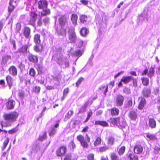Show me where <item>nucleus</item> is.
<instances>
[{
  "instance_id": "20",
  "label": "nucleus",
  "mask_w": 160,
  "mask_h": 160,
  "mask_svg": "<svg viewBox=\"0 0 160 160\" xmlns=\"http://www.w3.org/2000/svg\"><path fill=\"white\" fill-rule=\"evenodd\" d=\"M33 41L36 44H39L41 42L40 35L39 34H36L33 37Z\"/></svg>"
},
{
  "instance_id": "52",
  "label": "nucleus",
  "mask_w": 160,
  "mask_h": 160,
  "mask_svg": "<svg viewBox=\"0 0 160 160\" xmlns=\"http://www.w3.org/2000/svg\"><path fill=\"white\" fill-rule=\"evenodd\" d=\"M21 25L20 22H18L16 24V29L17 31L18 32H19L21 29Z\"/></svg>"
},
{
  "instance_id": "19",
  "label": "nucleus",
  "mask_w": 160,
  "mask_h": 160,
  "mask_svg": "<svg viewBox=\"0 0 160 160\" xmlns=\"http://www.w3.org/2000/svg\"><path fill=\"white\" fill-rule=\"evenodd\" d=\"M148 124L149 127L152 128H154L156 127V121L153 118H150L149 119Z\"/></svg>"
},
{
  "instance_id": "47",
  "label": "nucleus",
  "mask_w": 160,
  "mask_h": 160,
  "mask_svg": "<svg viewBox=\"0 0 160 160\" xmlns=\"http://www.w3.org/2000/svg\"><path fill=\"white\" fill-rule=\"evenodd\" d=\"M154 153L155 154H158L159 153V151H160V146H155L154 148Z\"/></svg>"
},
{
  "instance_id": "5",
  "label": "nucleus",
  "mask_w": 160,
  "mask_h": 160,
  "mask_svg": "<svg viewBox=\"0 0 160 160\" xmlns=\"http://www.w3.org/2000/svg\"><path fill=\"white\" fill-rule=\"evenodd\" d=\"M68 38L71 42H74L75 41L77 36L73 28H70L68 31Z\"/></svg>"
},
{
  "instance_id": "46",
  "label": "nucleus",
  "mask_w": 160,
  "mask_h": 160,
  "mask_svg": "<svg viewBox=\"0 0 160 160\" xmlns=\"http://www.w3.org/2000/svg\"><path fill=\"white\" fill-rule=\"evenodd\" d=\"M10 42L11 44L13 45V48L15 50L16 49L17 47L15 40L13 39H10Z\"/></svg>"
},
{
  "instance_id": "6",
  "label": "nucleus",
  "mask_w": 160,
  "mask_h": 160,
  "mask_svg": "<svg viewBox=\"0 0 160 160\" xmlns=\"http://www.w3.org/2000/svg\"><path fill=\"white\" fill-rule=\"evenodd\" d=\"M58 21L61 27H65L68 25L67 19L65 15L61 16L58 19Z\"/></svg>"
},
{
  "instance_id": "7",
  "label": "nucleus",
  "mask_w": 160,
  "mask_h": 160,
  "mask_svg": "<svg viewBox=\"0 0 160 160\" xmlns=\"http://www.w3.org/2000/svg\"><path fill=\"white\" fill-rule=\"evenodd\" d=\"M37 4L38 8L41 10L47 8L48 2L47 0H40L38 1Z\"/></svg>"
},
{
  "instance_id": "62",
  "label": "nucleus",
  "mask_w": 160,
  "mask_h": 160,
  "mask_svg": "<svg viewBox=\"0 0 160 160\" xmlns=\"http://www.w3.org/2000/svg\"><path fill=\"white\" fill-rule=\"evenodd\" d=\"M94 155L93 154H89L88 156V160H93Z\"/></svg>"
},
{
  "instance_id": "57",
  "label": "nucleus",
  "mask_w": 160,
  "mask_h": 160,
  "mask_svg": "<svg viewBox=\"0 0 160 160\" xmlns=\"http://www.w3.org/2000/svg\"><path fill=\"white\" fill-rule=\"evenodd\" d=\"M43 21L44 24L46 25L49 23V18H48L46 17L44 18Z\"/></svg>"
},
{
  "instance_id": "35",
  "label": "nucleus",
  "mask_w": 160,
  "mask_h": 160,
  "mask_svg": "<svg viewBox=\"0 0 160 160\" xmlns=\"http://www.w3.org/2000/svg\"><path fill=\"white\" fill-rule=\"evenodd\" d=\"M143 84L145 86H148L149 84V80L147 78H141Z\"/></svg>"
},
{
  "instance_id": "61",
  "label": "nucleus",
  "mask_w": 160,
  "mask_h": 160,
  "mask_svg": "<svg viewBox=\"0 0 160 160\" xmlns=\"http://www.w3.org/2000/svg\"><path fill=\"white\" fill-rule=\"evenodd\" d=\"M37 25L38 27H41L42 25V20L41 18H39L38 21Z\"/></svg>"
},
{
  "instance_id": "13",
  "label": "nucleus",
  "mask_w": 160,
  "mask_h": 160,
  "mask_svg": "<svg viewBox=\"0 0 160 160\" xmlns=\"http://www.w3.org/2000/svg\"><path fill=\"white\" fill-rule=\"evenodd\" d=\"M8 71L10 74L16 76L18 74V70L17 68L14 66L12 65L8 68Z\"/></svg>"
},
{
  "instance_id": "51",
  "label": "nucleus",
  "mask_w": 160,
  "mask_h": 160,
  "mask_svg": "<svg viewBox=\"0 0 160 160\" xmlns=\"http://www.w3.org/2000/svg\"><path fill=\"white\" fill-rule=\"evenodd\" d=\"M18 128L17 127H15L14 128L8 131V133L10 134H13L18 131Z\"/></svg>"
},
{
  "instance_id": "58",
  "label": "nucleus",
  "mask_w": 160,
  "mask_h": 160,
  "mask_svg": "<svg viewBox=\"0 0 160 160\" xmlns=\"http://www.w3.org/2000/svg\"><path fill=\"white\" fill-rule=\"evenodd\" d=\"M86 110V106L84 105V106L82 107L79 110V113H82L84 112Z\"/></svg>"
},
{
  "instance_id": "24",
  "label": "nucleus",
  "mask_w": 160,
  "mask_h": 160,
  "mask_svg": "<svg viewBox=\"0 0 160 160\" xmlns=\"http://www.w3.org/2000/svg\"><path fill=\"white\" fill-rule=\"evenodd\" d=\"M88 29L85 27L82 28L80 31V33L83 37L86 36L88 34Z\"/></svg>"
},
{
  "instance_id": "21",
  "label": "nucleus",
  "mask_w": 160,
  "mask_h": 160,
  "mask_svg": "<svg viewBox=\"0 0 160 160\" xmlns=\"http://www.w3.org/2000/svg\"><path fill=\"white\" fill-rule=\"evenodd\" d=\"M43 47L42 45L36 44L34 47V50L37 52H41L43 50Z\"/></svg>"
},
{
  "instance_id": "27",
  "label": "nucleus",
  "mask_w": 160,
  "mask_h": 160,
  "mask_svg": "<svg viewBox=\"0 0 160 160\" xmlns=\"http://www.w3.org/2000/svg\"><path fill=\"white\" fill-rule=\"evenodd\" d=\"M146 103V100L143 98H141V101L138 106V108L140 110L142 109Z\"/></svg>"
},
{
  "instance_id": "11",
  "label": "nucleus",
  "mask_w": 160,
  "mask_h": 160,
  "mask_svg": "<svg viewBox=\"0 0 160 160\" xmlns=\"http://www.w3.org/2000/svg\"><path fill=\"white\" fill-rule=\"evenodd\" d=\"M28 59L30 62L34 63H37L38 61L37 56L32 54H30L28 55Z\"/></svg>"
},
{
  "instance_id": "55",
  "label": "nucleus",
  "mask_w": 160,
  "mask_h": 160,
  "mask_svg": "<svg viewBox=\"0 0 160 160\" xmlns=\"http://www.w3.org/2000/svg\"><path fill=\"white\" fill-rule=\"evenodd\" d=\"M108 149V148L107 146H104L100 147L99 148V151L100 152H102Z\"/></svg>"
},
{
  "instance_id": "26",
  "label": "nucleus",
  "mask_w": 160,
  "mask_h": 160,
  "mask_svg": "<svg viewBox=\"0 0 160 160\" xmlns=\"http://www.w3.org/2000/svg\"><path fill=\"white\" fill-rule=\"evenodd\" d=\"M78 16L76 14H72L71 20L72 23L74 25H77V20Z\"/></svg>"
},
{
  "instance_id": "42",
  "label": "nucleus",
  "mask_w": 160,
  "mask_h": 160,
  "mask_svg": "<svg viewBox=\"0 0 160 160\" xmlns=\"http://www.w3.org/2000/svg\"><path fill=\"white\" fill-rule=\"evenodd\" d=\"M73 112L72 110H69L68 112L66 114V118L68 119L73 114Z\"/></svg>"
},
{
  "instance_id": "29",
  "label": "nucleus",
  "mask_w": 160,
  "mask_h": 160,
  "mask_svg": "<svg viewBox=\"0 0 160 160\" xmlns=\"http://www.w3.org/2000/svg\"><path fill=\"white\" fill-rule=\"evenodd\" d=\"M58 34L59 36L65 35L66 34V28L64 27H61V29Z\"/></svg>"
},
{
  "instance_id": "31",
  "label": "nucleus",
  "mask_w": 160,
  "mask_h": 160,
  "mask_svg": "<svg viewBox=\"0 0 160 160\" xmlns=\"http://www.w3.org/2000/svg\"><path fill=\"white\" fill-rule=\"evenodd\" d=\"M114 139L112 136H109L107 138V144L108 145H112L113 144Z\"/></svg>"
},
{
  "instance_id": "8",
  "label": "nucleus",
  "mask_w": 160,
  "mask_h": 160,
  "mask_svg": "<svg viewBox=\"0 0 160 160\" xmlns=\"http://www.w3.org/2000/svg\"><path fill=\"white\" fill-rule=\"evenodd\" d=\"M66 147L64 146H62L57 150L56 154L58 156H61L64 155L66 153Z\"/></svg>"
},
{
  "instance_id": "40",
  "label": "nucleus",
  "mask_w": 160,
  "mask_h": 160,
  "mask_svg": "<svg viewBox=\"0 0 160 160\" xmlns=\"http://www.w3.org/2000/svg\"><path fill=\"white\" fill-rule=\"evenodd\" d=\"M9 141V139L8 138H7L6 140H5L3 144V146L2 148V150H3L6 147Z\"/></svg>"
},
{
  "instance_id": "23",
  "label": "nucleus",
  "mask_w": 160,
  "mask_h": 160,
  "mask_svg": "<svg viewBox=\"0 0 160 160\" xmlns=\"http://www.w3.org/2000/svg\"><path fill=\"white\" fill-rule=\"evenodd\" d=\"M129 116L131 120L135 121L137 118V115L135 111H132L129 112Z\"/></svg>"
},
{
  "instance_id": "9",
  "label": "nucleus",
  "mask_w": 160,
  "mask_h": 160,
  "mask_svg": "<svg viewBox=\"0 0 160 160\" xmlns=\"http://www.w3.org/2000/svg\"><path fill=\"white\" fill-rule=\"evenodd\" d=\"M22 32L26 38H30L31 37V29L29 27H24L22 30Z\"/></svg>"
},
{
  "instance_id": "45",
  "label": "nucleus",
  "mask_w": 160,
  "mask_h": 160,
  "mask_svg": "<svg viewBox=\"0 0 160 160\" xmlns=\"http://www.w3.org/2000/svg\"><path fill=\"white\" fill-rule=\"evenodd\" d=\"M92 112L91 110L88 112L87 118H86L84 122V123L87 122L89 120L90 118L92 116Z\"/></svg>"
},
{
  "instance_id": "50",
  "label": "nucleus",
  "mask_w": 160,
  "mask_h": 160,
  "mask_svg": "<svg viewBox=\"0 0 160 160\" xmlns=\"http://www.w3.org/2000/svg\"><path fill=\"white\" fill-rule=\"evenodd\" d=\"M142 93L144 96L148 97L149 96L151 92L150 91H143Z\"/></svg>"
},
{
  "instance_id": "63",
  "label": "nucleus",
  "mask_w": 160,
  "mask_h": 160,
  "mask_svg": "<svg viewBox=\"0 0 160 160\" xmlns=\"http://www.w3.org/2000/svg\"><path fill=\"white\" fill-rule=\"evenodd\" d=\"M80 1L84 5H87L88 3V1L86 0H81Z\"/></svg>"
},
{
  "instance_id": "39",
  "label": "nucleus",
  "mask_w": 160,
  "mask_h": 160,
  "mask_svg": "<svg viewBox=\"0 0 160 160\" xmlns=\"http://www.w3.org/2000/svg\"><path fill=\"white\" fill-rule=\"evenodd\" d=\"M56 132V130L54 127H51V129L50 131L49 135L50 136H53Z\"/></svg>"
},
{
  "instance_id": "30",
  "label": "nucleus",
  "mask_w": 160,
  "mask_h": 160,
  "mask_svg": "<svg viewBox=\"0 0 160 160\" xmlns=\"http://www.w3.org/2000/svg\"><path fill=\"white\" fill-rule=\"evenodd\" d=\"M119 111L118 109L114 108L111 110V113L112 116H117L119 114Z\"/></svg>"
},
{
  "instance_id": "36",
  "label": "nucleus",
  "mask_w": 160,
  "mask_h": 160,
  "mask_svg": "<svg viewBox=\"0 0 160 160\" xmlns=\"http://www.w3.org/2000/svg\"><path fill=\"white\" fill-rule=\"evenodd\" d=\"M82 54V51L80 50H76L73 53V55L75 56L80 57Z\"/></svg>"
},
{
  "instance_id": "1",
  "label": "nucleus",
  "mask_w": 160,
  "mask_h": 160,
  "mask_svg": "<svg viewBox=\"0 0 160 160\" xmlns=\"http://www.w3.org/2000/svg\"><path fill=\"white\" fill-rule=\"evenodd\" d=\"M18 115V113L16 112L5 114L3 115L5 121H2L1 122L2 128L3 127L10 126L13 122L16 121Z\"/></svg>"
},
{
  "instance_id": "22",
  "label": "nucleus",
  "mask_w": 160,
  "mask_h": 160,
  "mask_svg": "<svg viewBox=\"0 0 160 160\" xmlns=\"http://www.w3.org/2000/svg\"><path fill=\"white\" fill-rule=\"evenodd\" d=\"M42 11L41 13V15L42 16H45L48 15L51 13V10L50 9L48 8L44 9H42Z\"/></svg>"
},
{
  "instance_id": "54",
  "label": "nucleus",
  "mask_w": 160,
  "mask_h": 160,
  "mask_svg": "<svg viewBox=\"0 0 160 160\" xmlns=\"http://www.w3.org/2000/svg\"><path fill=\"white\" fill-rule=\"evenodd\" d=\"M154 69L152 67H151L149 70V72L148 74L152 76L154 74Z\"/></svg>"
},
{
  "instance_id": "32",
  "label": "nucleus",
  "mask_w": 160,
  "mask_h": 160,
  "mask_svg": "<svg viewBox=\"0 0 160 160\" xmlns=\"http://www.w3.org/2000/svg\"><path fill=\"white\" fill-rule=\"evenodd\" d=\"M146 137L149 140H154L156 139V137L155 135L151 134L149 133L146 134Z\"/></svg>"
},
{
  "instance_id": "49",
  "label": "nucleus",
  "mask_w": 160,
  "mask_h": 160,
  "mask_svg": "<svg viewBox=\"0 0 160 160\" xmlns=\"http://www.w3.org/2000/svg\"><path fill=\"white\" fill-rule=\"evenodd\" d=\"M11 59V57L10 55H7L5 56L4 57L2 58V60L5 61V62H7L9 60H10Z\"/></svg>"
},
{
  "instance_id": "38",
  "label": "nucleus",
  "mask_w": 160,
  "mask_h": 160,
  "mask_svg": "<svg viewBox=\"0 0 160 160\" xmlns=\"http://www.w3.org/2000/svg\"><path fill=\"white\" fill-rule=\"evenodd\" d=\"M36 71L33 68H31L29 71V74L32 77H34L36 75Z\"/></svg>"
},
{
  "instance_id": "28",
  "label": "nucleus",
  "mask_w": 160,
  "mask_h": 160,
  "mask_svg": "<svg viewBox=\"0 0 160 160\" xmlns=\"http://www.w3.org/2000/svg\"><path fill=\"white\" fill-rule=\"evenodd\" d=\"M114 85V81H112L110 82L109 84L106 86H104V87L105 90H108V89H111Z\"/></svg>"
},
{
  "instance_id": "16",
  "label": "nucleus",
  "mask_w": 160,
  "mask_h": 160,
  "mask_svg": "<svg viewBox=\"0 0 160 160\" xmlns=\"http://www.w3.org/2000/svg\"><path fill=\"white\" fill-rule=\"evenodd\" d=\"M15 104L14 101L12 100H9L6 103L7 108L8 109H12L14 108Z\"/></svg>"
},
{
  "instance_id": "10",
  "label": "nucleus",
  "mask_w": 160,
  "mask_h": 160,
  "mask_svg": "<svg viewBox=\"0 0 160 160\" xmlns=\"http://www.w3.org/2000/svg\"><path fill=\"white\" fill-rule=\"evenodd\" d=\"M134 152L138 154H140L142 153L143 151V147L139 144L136 145L133 149Z\"/></svg>"
},
{
  "instance_id": "41",
  "label": "nucleus",
  "mask_w": 160,
  "mask_h": 160,
  "mask_svg": "<svg viewBox=\"0 0 160 160\" xmlns=\"http://www.w3.org/2000/svg\"><path fill=\"white\" fill-rule=\"evenodd\" d=\"M46 132H45L42 135H40L39 138V140L40 141H42L46 138Z\"/></svg>"
},
{
  "instance_id": "37",
  "label": "nucleus",
  "mask_w": 160,
  "mask_h": 160,
  "mask_svg": "<svg viewBox=\"0 0 160 160\" xmlns=\"http://www.w3.org/2000/svg\"><path fill=\"white\" fill-rule=\"evenodd\" d=\"M88 19L87 16L84 15H82L81 16L80 20L82 23H84L86 22Z\"/></svg>"
},
{
  "instance_id": "53",
  "label": "nucleus",
  "mask_w": 160,
  "mask_h": 160,
  "mask_svg": "<svg viewBox=\"0 0 160 160\" xmlns=\"http://www.w3.org/2000/svg\"><path fill=\"white\" fill-rule=\"evenodd\" d=\"M111 157L112 160H117L118 156L115 154L112 153L111 154Z\"/></svg>"
},
{
  "instance_id": "33",
  "label": "nucleus",
  "mask_w": 160,
  "mask_h": 160,
  "mask_svg": "<svg viewBox=\"0 0 160 160\" xmlns=\"http://www.w3.org/2000/svg\"><path fill=\"white\" fill-rule=\"evenodd\" d=\"M130 160H138V158L137 156L135 155L132 154H130L128 157Z\"/></svg>"
},
{
  "instance_id": "60",
  "label": "nucleus",
  "mask_w": 160,
  "mask_h": 160,
  "mask_svg": "<svg viewBox=\"0 0 160 160\" xmlns=\"http://www.w3.org/2000/svg\"><path fill=\"white\" fill-rule=\"evenodd\" d=\"M133 80L132 81V84L135 87H137L138 86V81L136 79H134L133 78V79H132Z\"/></svg>"
},
{
  "instance_id": "25",
  "label": "nucleus",
  "mask_w": 160,
  "mask_h": 160,
  "mask_svg": "<svg viewBox=\"0 0 160 160\" xmlns=\"http://www.w3.org/2000/svg\"><path fill=\"white\" fill-rule=\"evenodd\" d=\"M95 125H100L103 127H108L109 126L108 123L105 121H95Z\"/></svg>"
},
{
  "instance_id": "4",
  "label": "nucleus",
  "mask_w": 160,
  "mask_h": 160,
  "mask_svg": "<svg viewBox=\"0 0 160 160\" xmlns=\"http://www.w3.org/2000/svg\"><path fill=\"white\" fill-rule=\"evenodd\" d=\"M38 14L35 12H31L29 15L30 19L28 21V24L35 27Z\"/></svg>"
},
{
  "instance_id": "59",
  "label": "nucleus",
  "mask_w": 160,
  "mask_h": 160,
  "mask_svg": "<svg viewBox=\"0 0 160 160\" xmlns=\"http://www.w3.org/2000/svg\"><path fill=\"white\" fill-rule=\"evenodd\" d=\"M68 93V91H64L63 97H62L61 99L62 100H63L64 99L65 97L67 96Z\"/></svg>"
},
{
  "instance_id": "18",
  "label": "nucleus",
  "mask_w": 160,
  "mask_h": 160,
  "mask_svg": "<svg viewBox=\"0 0 160 160\" xmlns=\"http://www.w3.org/2000/svg\"><path fill=\"white\" fill-rule=\"evenodd\" d=\"M6 80L7 82V84L9 86V88L10 89L12 86L13 81L12 77L10 75H8L6 76Z\"/></svg>"
},
{
  "instance_id": "2",
  "label": "nucleus",
  "mask_w": 160,
  "mask_h": 160,
  "mask_svg": "<svg viewBox=\"0 0 160 160\" xmlns=\"http://www.w3.org/2000/svg\"><path fill=\"white\" fill-rule=\"evenodd\" d=\"M109 122L114 125H115L121 129L123 130L127 126V123L125 120L122 118H111Z\"/></svg>"
},
{
  "instance_id": "56",
  "label": "nucleus",
  "mask_w": 160,
  "mask_h": 160,
  "mask_svg": "<svg viewBox=\"0 0 160 160\" xmlns=\"http://www.w3.org/2000/svg\"><path fill=\"white\" fill-rule=\"evenodd\" d=\"M18 95L21 99H22L24 96V93L23 91H21L18 94Z\"/></svg>"
},
{
  "instance_id": "14",
  "label": "nucleus",
  "mask_w": 160,
  "mask_h": 160,
  "mask_svg": "<svg viewBox=\"0 0 160 160\" xmlns=\"http://www.w3.org/2000/svg\"><path fill=\"white\" fill-rule=\"evenodd\" d=\"M16 3V1L14 0H10L9 2V5L8 8V11L10 14L13 11L15 8V6L13 4V3Z\"/></svg>"
},
{
  "instance_id": "64",
  "label": "nucleus",
  "mask_w": 160,
  "mask_h": 160,
  "mask_svg": "<svg viewBox=\"0 0 160 160\" xmlns=\"http://www.w3.org/2000/svg\"><path fill=\"white\" fill-rule=\"evenodd\" d=\"M71 157L70 155H67L64 158V160H71Z\"/></svg>"
},
{
  "instance_id": "48",
  "label": "nucleus",
  "mask_w": 160,
  "mask_h": 160,
  "mask_svg": "<svg viewBox=\"0 0 160 160\" xmlns=\"http://www.w3.org/2000/svg\"><path fill=\"white\" fill-rule=\"evenodd\" d=\"M69 147L73 150L76 147V145L73 141H71L69 143Z\"/></svg>"
},
{
  "instance_id": "43",
  "label": "nucleus",
  "mask_w": 160,
  "mask_h": 160,
  "mask_svg": "<svg viewBox=\"0 0 160 160\" xmlns=\"http://www.w3.org/2000/svg\"><path fill=\"white\" fill-rule=\"evenodd\" d=\"M101 138L100 137H98L96 139V140L94 142V145L95 146H97L98 145L100 144L101 142Z\"/></svg>"
},
{
  "instance_id": "17",
  "label": "nucleus",
  "mask_w": 160,
  "mask_h": 160,
  "mask_svg": "<svg viewBox=\"0 0 160 160\" xmlns=\"http://www.w3.org/2000/svg\"><path fill=\"white\" fill-rule=\"evenodd\" d=\"M28 46L27 44H25L18 49V52L20 53H25L27 52Z\"/></svg>"
},
{
  "instance_id": "44",
  "label": "nucleus",
  "mask_w": 160,
  "mask_h": 160,
  "mask_svg": "<svg viewBox=\"0 0 160 160\" xmlns=\"http://www.w3.org/2000/svg\"><path fill=\"white\" fill-rule=\"evenodd\" d=\"M84 79V78L82 77H81L79 78L76 83V86L77 87H79Z\"/></svg>"
},
{
  "instance_id": "34",
  "label": "nucleus",
  "mask_w": 160,
  "mask_h": 160,
  "mask_svg": "<svg viewBox=\"0 0 160 160\" xmlns=\"http://www.w3.org/2000/svg\"><path fill=\"white\" fill-rule=\"evenodd\" d=\"M125 149L126 148L125 146H123L121 147L118 150V154L120 156L122 155L124 153Z\"/></svg>"
},
{
  "instance_id": "12",
  "label": "nucleus",
  "mask_w": 160,
  "mask_h": 160,
  "mask_svg": "<svg viewBox=\"0 0 160 160\" xmlns=\"http://www.w3.org/2000/svg\"><path fill=\"white\" fill-rule=\"evenodd\" d=\"M124 99V98L122 96L120 95H118L116 97V100L117 105L118 106H122L123 104Z\"/></svg>"
},
{
  "instance_id": "3",
  "label": "nucleus",
  "mask_w": 160,
  "mask_h": 160,
  "mask_svg": "<svg viewBox=\"0 0 160 160\" xmlns=\"http://www.w3.org/2000/svg\"><path fill=\"white\" fill-rule=\"evenodd\" d=\"M77 139L80 142L82 147L85 148L88 147V142H90V138L87 134H86L84 138V136L82 135H79L77 137Z\"/></svg>"
},
{
  "instance_id": "15",
  "label": "nucleus",
  "mask_w": 160,
  "mask_h": 160,
  "mask_svg": "<svg viewBox=\"0 0 160 160\" xmlns=\"http://www.w3.org/2000/svg\"><path fill=\"white\" fill-rule=\"evenodd\" d=\"M132 79L133 78L131 76H123L121 81L124 84H127L130 82Z\"/></svg>"
}]
</instances>
